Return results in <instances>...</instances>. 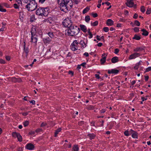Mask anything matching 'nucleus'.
<instances>
[{
	"instance_id": "obj_1",
	"label": "nucleus",
	"mask_w": 151,
	"mask_h": 151,
	"mask_svg": "<svg viewBox=\"0 0 151 151\" xmlns=\"http://www.w3.org/2000/svg\"><path fill=\"white\" fill-rule=\"evenodd\" d=\"M80 31L79 28L73 24L65 30V32L67 33L68 35L73 36L78 34Z\"/></svg>"
},
{
	"instance_id": "obj_2",
	"label": "nucleus",
	"mask_w": 151,
	"mask_h": 151,
	"mask_svg": "<svg viewBox=\"0 0 151 151\" xmlns=\"http://www.w3.org/2000/svg\"><path fill=\"white\" fill-rule=\"evenodd\" d=\"M49 12V10L47 7H39L37 9L36 14L38 16H47Z\"/></svg>"
},
{
	"instance_id": "obj_3",
	"label": "nucleus",
	"mask_w": 151,
	"mask_h": 151,
	"mask_svg": "<svg viewBox=\"0 0 151 151\" xmlns=\"http://www.w3.org/2000/svg\"><path fill=\"white\" fill-rule=\"evenodd\" d=\"M37 6V4L35 0L29 1V3L25 6V8L29 11H33L35 10Z\"/></svg>"
},
{
	"instance_id": "obj_4",
	"label": "nucleus",
	"mask_w": 151,
	"mask_h": 151,
	"mask_svg": "<svg viewBox=\"0 0 151 151\" xmlns=\"http://www.w3.org/2000/svg\"><path fill=\"white\" fill-rule=\"evenodd\" d=\"M72 46L78 47L82 46L83 47H85L86 46V43H85L83 40H81L79 43L77 40H75L71 44Z\"/></svg>"
},
{
	"instance_id": "obj_5",
	"label": "nucleus",
	"mask_w": 151,
	"mask_h": 151,
	"mask_svg": "<svg viewBox=\"0 0 151 151\" xmlns=\"http://www.w3.org/2000/svg\"><path fill=\"white\" fill-rule=\"evenodd\" d=\"M63 25L65 27H66L68 28L71 26L73 24L72 22L68 18L66 19H64L63 22Z\"/></svg>"
},
{
	"instance_id": "obj_6",
	"label": "nucleus",
	"mask_w": 151,
	"mask_h": 151,
	"mask_svg": "<svg viewBox=\"0 0 151 151\" xmlns=\"http://www.w3.org/2000/svg\"><path fill=\"white\" fill-rule=\"evenodd\" d=\"M60 10L65 12H66L68 10L67 6L65 3V2H61L60 3Z\"/></svg>"
},
{
	"instance_id": "obj_7",
	"label": "nucleus",
	"mask_w": 151,
	"mask_h": 151,
	"mask_svg": "<svg viewBox=\"0 0 151 151\" xmlns=\"http://www.w3.org/2000/svg\"><path fill=\"white\" fill-rule=\"evenodd\" d=\"M65 3L66 4V6H67V8L68 10H70L71 8L73 7V4L72 1L71 0H67Z\"/></svg>"
},
{
	"instance_id": "obj_8",
	"label": "nucleus",
	"mask_w": 151,
	"mask_h": 151,
	"mask_svg": "<svg viewBox=\"0 0 151 151\" xmlns=\"http://www.w3.org/2000/svg\"><path fill=\"white\" fill-rule=\"evenodd\" d=\"M130 134H132V137L134 138L137 139L138 138V133L132 129H130Z\"/></svg>"
},
{
	"instance_id": "obj_9",
	"label": "nucleus",
	"mask_w": 151,
	"mask_h": 151,
	"mask_svg": "<svg viewBox=\"0 0 151 151\" xmlns=\"http://www.w3.org/2000/svg\"><path fill=\"white\" fill-rule=\"evenodd\" d=\"M119 72V70L115 69H112L111 70H108V73L109 74H118Z\"/></svg>"
},
{
	"instance_id": "obj_10",
	"label": "nucleus",
	"mask_w": 151,
	"mask_h": 151,
	"mask_svg": "<svg viewBox=\"0 0 151 151\" xmlns=\"http://www.w3.org/2000/svg\"><path fill=\"white\" fill-rule=\"evenodd\" d=\"M140 55V54L139 53H134L130 55L129 58V60L134 59L136 58L139 56Z\"/></svg>"
},
{
	"instance_id": "obj_11",
	"label": "nucleus",
	"mask_w": 151,
	"mask_h": 151,
	"mask_svg": "<svg viewBox=\"0 0 151 151\" xmlns=\"http://www.w3.org/2000/svg\"><path fill=\"white\" fill-rule=\"evenodd\" d=\"M127 2L126 3L127 6L130 7H132L134 4L133 0H127Z\"/></svg>"
},
{
	"instance_id": "obj_12",
	"label": "nucleus",
	"mask_w": 151,
	"mask_h": 151,
	"mask_svg": "<svg viewBox=\"0 0 151 151\" xmlns=\"http://www.w3.org/2000/svg\"><path fill=\"white\" fill-rule=\"evenodd\" d=\"M25 147L27 149L30 150H33L35 147L34 145L31 143H28L27 144Z\"/></svg>"
},
{
	"instance_id": "obj_13",
	"label": "nucleus",
	"mask_w": 151,
	"mask_h": 151,
	"mask_svg": "<svg viewBox=\"0 0 151 151\" xmlns=\"http://www.w3.org/2000/svg\"><path fill=\"white\" fill-rule=\"evenodd\" d=\"M43 40L44 43L45 44H49L51 41V39L48 37L46 38H43Z\"/></svg>"
},
{
	"instance_id": "obj_14",
	"label": "nucleus",
	"mask_w": 151,
	"mask_h": 151,
	"mask_svg": "<svg viewBox=\"0 0 151 151\" xmlns=\"http://www.w3.org/2000/svg\"><path fill=\"white\" fill-rule=\"evenodd\" d=\"M119 61L118 58L115 56L113 57L111 59V61L113 63H115Z\"/></svg>"
},
{
	"instance_id": "obj_15",
	"label": "nucleus",
	"mask_w": 151,
	"mask_h": 151,
	"mask_svg": "<svg viewBox=\"0 0 151 151\" xmlns=\"http://www.w3.org/2000/svg\"><path fill=\"white\" fill-rule=\"evenodd\" d=\"M31 42L34 43H35L37 41V38L36 37V36L33 35L31 36Z\"/></svg>"
},
{
	"instance_id": "obj_16",
	"label": "nucleus",
	"mask_w": 151,
	"mask_h": 151,
	"mask_svg": "<svg viewBox=\"0 0 151 151\" xmlns=\"http://www.w3.org/2000/svg\"><path fill=\"white\" fill-rule=\"evenodd\" d=\"M80 27L81 29L84 32H86L87 31V29L86 27L83 25L80 24Z\"/></svg>"
},
{
	"instance_id": "obj_17",
	"label": "nucleus",
	"mask_w": 151,
	"mask_h": 151,
	"mask_svg": "<svg viewBox=\"0 0 151 151\" xmlns=\"http://www.w3.org/2000/svg\"><path fill=\"white\" fill-rule=\"evenodd\" d=\"M113 21L111 19H109L107 21L106 24L108 26L112 25L113 24Z\"/></svg>"
},
{
	"instance_id": "obj_18",
	"label": "nucleus",
	"mask_w": 151,
	"mask_h": 151,
	"mask_svg": "<svg viewBox=\"0 0 151 151\" xmlns=\"http://www.w3.org/2000/svg\"><path fill=\"white\" fill-rule=\"evenodd\" d=\"M141 31L143 32L142 35H143L147 36L148 35L149 32L145 29H142Z\"/></svg>"
},
{
	"instance_id": "obj_19",
	"label": "nucleus",
	"mask_w": 151,
	"mask_h": 151,
	"mask_svg": "<svg viewBox=\"0 0 151 151\" xmlns=\"http://www.w3.org/2000/svg\"><path fill=\"white\" fill-rule=\"evenodd\" d=\"M87 136L90 139H93L96 137V135L93 133L89 134H88Z\"/></svg>"
},
{
	"instance_id": "obj_20",
	"label": "nucleus",
	"mask_w": 151,
	"mask_h": 151,
	"mask_svg": "<svg viewBox=\"0 0 151 151\" xmlns=\"http://www.w3.org/2000/svg\"><path fill=\"white\" fill-rule=\"evenodd\" d=\"M61 129L60 128H58L57 130H56L55 132L54 136L55 137H57V134L59 132L61 131Z\"/></svg>"
},
{
	"instance_id": "obj_21",
	"label": "nucleus",
	"mask_w": 151,
	"mask_h": 151,
	"mask_svg": "<svg viewBox=\"0 0 151 151\" xmlns=\"http://www.w3.org/2000/svg\"><path fill=\"white\" fill-rule=\"evenodd\" d=\"M79 150V148L78 145H74L72 151H78Z\"/></svg>"
},
{
	"instance_id": "obj_22",
	"label": "nucleus",
	"mask_w": 151,
	"mask_h": 151,
	"mask_svg": "<svg viewBox=\"0 0 151 151\" xmlns=\"http://www.w3.org/2000/svg\"><path fill=\"white\" fill-rule=\"evenodd\" d=\"M106 57H104L102 58L100 60V62L101 64H103L105 63L106 61Z\"/></svg>"
},
{
	"instance_id": "obj_23",
	"label": "nucleus",
	"mask_w": 151,
	"mask_h": 151,
	"mask_svg": "<svg viewBox=\"0 0 151 151\" xmlns=\"http://www.w3.org/2000/svg\"><path fill=\"white\" fill-rule=\"evenodd\" d=\"M31 33L32 36L35 35L36 33L35 29V28H32L31 30Z\"/></svg>"
},
{
	"instance_id": "obj_24",
	"label": "nucleus",
	"mask_w": 151,
	"mask_h": 151,
	"mask_svg": "<svg viewBox=\"0 0 151 151\" xmlns=\"http://www.w3.org/2000/svg\"><path fill=\"white\" fill-rule=\"evenodd\" d=\"M141 63L142 61H140L137 63L134 66V68L136 70H137L139 68V65L141 64Z\"/></svg>"
},
{
	"instance_id": "obj_25",
	"label": "nucleus",
	"mask_w": 151,
	"mask_h": 151,
	"mask_svg": "<svg viewBox=\"0 0 151 151\" xmlns=\"http://www.w3.org/2000/svg\"><path fill=\"white\" fill-rule=\"evenodd\" d=\"M133 39H135L137 40H139L141 39L140 37L137 35H135L134 37L132 38Z\"/></svg>"
},
{
	"instance_id": "obj_26",
	"label": "nucleus",
	"mask_w": 151,
	"mask_h": 151,
	"mask_svg": "<svg viewBox=\"0 0 151 151\" xmlns=\"http://www.w3.org/2000/svg\"><path fill=\"white\" fill-rule=\"evenodd\" d=\"M90 9V8L89 7H87L86 8L84 9L83 11V14H85Z\"/></svg>"
},
{
	"instance_id": "obj_27",
	"label": "nucleus",
	"mask_w": 151,
	"mask_h": 151,
	"mask_svg": "<svg viewBox=\"0 0 151 151\" xmlns=\"http://www.w3.org/2000/svg\"><path fill=\"white\" fill-rule=\"evenodd\" d=\"M94 107L93 106L89 105L86 107V109L88 110H91L94 109Z\"/></svg>"
},
{
	"instance_id": "obj_28",
	"label": "nucleus",
	"mask_w": 151,
	"mask_h": 151,
	"mask_svg": "<svg viewBox=\"0 0 151 151\" xmlns=\"http://www.w3.org/2000/svg\"><path fill=\"white\" fill-rule=\"evenodd\" d=\"M90 16L89 15L86 16L85 17V20L87 22H88L90 20Z\"/></svg>"
},
{
	"instance_id": "obj_29",
	"label": "nucleus",
	"mask_w": 151,
	"mask_h": 151,
	"mask_svg": "<svg viewBox=\"0 0 151 151\" xmlns=\"http://www.w3.org/2000/svg\"><path fill=\"white\" fill-rule=\"evenodd\" d=\"M18 140L19 142H21L22 141V137L20 135V134H19L18 135V136L17 137Z\"/></svg>"
},
{
	"instance_id": "obj_30",
	"label": "nucleus",
	"mask_w": 151,
	"mask_h": 151,
	"mask_svg": "<svg viewBox=\"0 0 151 151\" xmlns=\"http://www.w3.org/2000/svg\"><path fill=\"white\" fill-rule=\"evenodd\" d=\"M24 52L26 54V56H27L28 53L29 52V49L28 48H24Z\"/></svg>"
},
{
	"instance_id": "obj_31",
	"label": "nucleus",
	"mask_w": 151,
	"mask_h": 151,
	"mask_svg": "<svg viewBox=\"0 0 151 151\" xmlns=\"http://www.w3.org/2000/svg\"><path fill=\"white\" fill-rule=\"evenodd\" d=\"M124 134L126 136H128L131 134H130V132H129L128 130H127L125 131L124 132Z\"/></svg>"
},
{
	"instance_id": "obj_32",
	"label": "nucleus",
	"mask_w": 151,
	"mask_h": 151,
	"mask_svg": "<svg viewBox=\"0 0 151 151\" xmlns=\"http://www.w3.org/2000/svg\"><path fill=\"white\" fill-rule=\"evenodd\" d=\"M143 50V49H141L140 48H136L134 49V51L140 52Z\"/></svg>"
},
{
	"instance_id": "obj_33",
	"label": "nucleus",
	"mask_w": 151,
	"mask_h": 151,
	"mask_svg": "<svg viewBox=\"0 0 151 151\" xmlns=\"http://www.w3.org/2000/svg\"><path fill=\"white\" fill-rule=\"evenodd\" d=\"M48 35L51 38H53L54 37V35L53 34L52 32H50L47 33Z\"/></svg>"
},
{
	"instance_id": "obj_34",
	"label": "nucleus",
	"mask_w": 151,
	"mask_h": 151,
	"mask_svg": "<svg viewBox=\"0 0 151 151\" xmlns=\"http://www.w3.org/2000/svg\"><path fill=\"white\" fill-rule=\"evenodd\" d=\"M29 123V122L28 121H26L23 122V124L24 127H27L28 126Z\"/></svg>"
},
{
	"instance_id": "obj_35",
	"label": "nucleus",
	"mask_w": 151,
	"mask_h": 151,
	"mask_svg": "<svg viewBox=\"0 0 151 151\" xmlns=\"http://www.w3.org/2000/svg\"><path fill=\"white\" fill-rule=\"evenodd\" d=\"M98 22L97 21H96L94 22L93 23H92V22L91 23V26H96L98 25Z\"/></svg>"
},
{
	"instance_id": "obj_36",
	"label": "nucleus",
	"mask_w": 151,
	"mask_h": 151,
	"mask_svg": "<svg viewBox=\"0 0 151 151\" xmlns=\"http://www.w3.org/2000/svg\"><path fill=\"white\" fill-rule=\"evenodd\" d=\"M134 24L135 25H136L137 26H139L140 25V23L137 20L135 21L134 22Z\"/></svg>"
},
{
	"instance_id": "obj_37",
	"label": "nucleus",
	"mask_w": 151,
	"mask_h": 151,
	"mask_svg": "<svg viewBox=\"0 0 151 151\" xmlns=\"http://www.w3.org/2000/svg\"><path fill=\"white\" fill-rule=\"evenodd\" d=\"M20 4H18L17 5V4H14L13 5L15 9H18L19 8V6H20Z\"/></svg>"
},
{
	"instance_id": "obj_38",
	"label": "nucleus",
	"mask_w": 151,
	"mask_h": 151,
	"mask_svg": "<svg viewBox=\"0 0 151 151\" xmlns=\"http://www.w3.org/2000/svg\"><path fill=\"white\" fill-rule=\"evenodd\" d=\"M19 134V133H17L16 132H13L12 133V135L13 137H17L18 136V135Z\"/></svg>"
},
{
	"instance_id": "obj_39",
	"label": "nucleus",
	"mask_w": 151,
	"mask_h": 151,
	"mask_svg": "<svg viewBox=\"0 0 151 151\" xmlns=\"http://www.w3.org/2000/svg\"><path fill=\"white\" fill-rule=\"evenodd\" d=\"M140 9H141V11L142 13H144L145 11V7L144 6H142L141 7Z\"/></svg>"
},
{
	"instance_id": "obj_40",
	"label": "nucleus",
	"mask_w": 151,
	"mask_h": 151,
	"mask_svg": "<svg viewBox=\"0 0 151 151\" xmlns=\"http://www.w3.org/2000/svg\"><path fill=\"white\" fill-rule=\"evenodd\" d=\"M151 13V9L148 8L146 12V13L147 14H149Z\"/></svg>"
},
{
	"instance_id": "obj_41",
	"label": "nucleus",
	"mask_w": 151,
	"mask_h": 151,
	"mask_svg": "<svg viewBox=\"0 0 151 151\" xmlns=\"http://www.w3.org/2000/svg\"><path fill=\"white\" fill-rule=\"evenodd\" d=\"M134 30L135 32H138L139 31V28L137 27H135L134 28Z\"/></svg>"
},
{
	"instance_id": "obj_42",
	"label": "nucleus",
	"mask_w": 151,
	"mask_h": 151,
	"mask_svg": "<svg viewBox=\"0 0 151 151\" xmlns=\"http://www.w3.org/2000/svg\"><path fill=\"white\" fill-rule=\"evenodd\" d=\"M88 33L89 35V38H91L93 37V35L91 33V32L90 31V29H88Z\"/></svg>"
},
{
	"instance_id": "obj_43",
	"label": "nucleus",
	"mask_w": 151,
	"mask_h": 151,
	"mask_svg": "<svg viewBox=\"0 0 151 151\" xmlns=\"http://www.w3.org/2000/svg\"><path fill=\"white\" fill-rule=\"evenodd\" d=\"M103 30L105 32H107L109 30V28L108 27H104L103 28Z\"/></svg>"
},
{
	"instance_id": "obj_44",
	"label": "nucleus",
	"mask_w": 151,
	"mask_h": 151,
	"mask_svg": "<svg viewBox=\"0 0 151 151\" xmlns=\"http://www.w3.org/2000/svg\"><path fill=\"white\" fill-rule=\"evenodd\" d=\"M151 70V67H148L146 69V70L145 72V73L147 72H148L149 71Z\"/></svg>"
},
{
	"instance_id": "obj_45",
	"label": "nucleus",
	"mask_w": 151,
	"mask_h": 151,
	"mask_svg": "<svg viewBox=\"0 0 151 151\" xmlns=\"http://www.w3.org/2000/svg\"><path fill=\"white\" fill-rule=\"evenodd\" d=\"M91 15L93 16V17L94 18L97 17L98 16L97 13H92L91 14Z\"/></svg>"
},
{
	"instance_id": "obj_46",
	"label": "nucleus",
	"mask_w": 151,
	"mask_h": 151,
	"mask_svg": "<svg viewBox=\"0 0 151 151\" xmlns=\"http://www.w3.org/2000/svg\"><path fill=\"white\" fill-rule=\"evenodd\" d=\"M74 3L76 4H78L80 1V0H73Z\"/></svg>"
},
{
	"instance_id": "obj_47",
	"label": "nucleus",
	"mask_w": 151,
	"mask_h": 151,
	"mask_svg": "<svg viewBox=\"0 0 151 151\" xmlns=\"http://www.w3.org/2000/svg\"><path fill=\"white\" fill-rule=\"evenodd\" d=\"M119 51V49L118 48L115 49L114 53L116 54H117Z\"/></svg>"
},
{
	"instance_id": "obj_48",
	"label": "nucleus",
	"mask_w": 151,
	"mask_h": 151,
	"mask_svg": "<svg viewBox=\"0 0 151 151\" xmlns=\"http://www.w3.org/2000/svg\"><path fill=\"white\" fill-rule=\"evenodd\" d=\"M18 3V4H22V0H15Z\"/></svg>"
},
{
	"instance_id": "obj_49",
	"label": "nucleus",
	"mask_w": 151,
	"mask_h": 151,
	"mask_svg": "<svg viewBox=\"0 0 151 151\" xmlns=\"http://www.w3.org/2000/svg\"><path fill=\"white\" fill-rule=\"evenodd\" d=\"M5 63V62L4 60L1 59H0V63H1L4 64Z\"/></svg>"
},
{
	"instance_id": "obj_50",
	"label": "nucleus",
	"mask_w": 151,
	"mask_h": 151,
	"mask_svg": "<svg viewBox=\"0 0 151 151\" xmlns=\"http://www.w3.org/2000/svg\"><path fill=\"white\" fill-rule=\"evenodd\" d=\"M42 130V129H38L36 130V132H41Z\"/></svg>"
},
{
	"instance_id": "obj_51",
	"label": "nucleus",
	"mask_w": 151,
	"mask_h": 151,
	"mask_svg": "<svg viewBox=\"0 0 151 151\" xmlns=\"http://www.w3.org/2000/svg\"><path fill=\"white\" fill-rule=\"evenodd\" d=\"M86 64V63L85 62H84L80 64V65H81V66H83V67H85V65Z\"/></svg>"
},
{
	"instance_id": "obj_52",
	"label": "nucleus",
	"mask_w": 151,
	"mask_h": 151,
	"mask_svg": "<svg viewBox=\"0 0 151 151\" xmlns=\"http://www.w3.org/2000/svg\"><path fill=\"white\" fill-rule=\"evenodd\" d=\"M138 17V14L136 13H135L134 14L133 17L134 19H137V18Z\"/></svg>"
},
{
	"instance_id": "obj_53",
	"label": "nucleus",
	"mask_w": 151,
	"mask_h": 151,
	"mask_svg": "<svg viewBox=\"0 0 151 151\" xmlns=\"http://www.w3.org/2000/svg\"><path fill=\"white\" fill-rule=\"evenodd\" d=\"M84 122L83 121H81L78 123V124L79 125H81L82 124H83Z\"/></svg>"
},
{
	"instance_id": "obj_54",
	"label": "nucleus",
	"mask_w": 151,
	"mask_h": 151,
	"mask_svg": "<svg viewBox=\"0 0 151 151\" xmlns=\"http://www.w3.org/2000/svg\"><path fill=\"white\" fill-rule=\"evenodd\" d=\"M0 11L2 12H6V10L5 9L1 8H0Z\"/></svg>"
},
{
	"instance_id": "obj_55",
	"label": "nucleus",
	"mask_w": 151,
	"mask_h": 151,
	"mask_svg": "<svg viewBox=\"0 0 151 151\" xmlns=\"http://www.w3.org/2000/svg\"><path fill=\"white\" fill-rule=\"evenodd\" d=\"M95 76L96 78H97L98 79L100 78L99 75L98 74H95Z\"/></svg>"
},
{
	"instance_id": "obj_56",
	"label": "nucleus",
	"mask_w": 151,
	"mask_h": 151,
	"mask_svg": "<svg viewBox=\"0 0 151 151\" xmlns=\"http://www.w3.org/2000/svg\"><path fill=\"white\" fill-rule=\"evenodd\" d=\"M31 1V0H23V2L26 3H28L29 2L28 1Z\"/></svg>"
},
{
	"instance_id": "obj_57",
	"label": "nucleus",
	"mask_w": 151,
	"mask_h": 151,
	"mask_svg": "<svg viewBox=\"0 0 151 151\" xmlns=\"http://www.w3.org/2000/svg\"><path fill=\"white\" fill-rule=\"evenodd\" d=\"M29 112L23 113H22V115L24 116H26L28 114Z\"/></svg>"
},
{
	"instance_id": "obj_58",
	"label": "nucleus",
	"mask_w": 151,
	"mask_h": 151,
	"mask_svg": "<svg viewBox=\"0 0 151 151\" xmlns=\"http://www.w3.org/2000/svg\"><path fill=\"white\" fill-rule=\"evenodd\" d=\"M96 39L98 40H101L100 36L99 35H97L96 37Z\"/></svg>"
},
{
	"instance_id": "obj_59",
	"label": "nucleus",
	"mask_w": 151,
	"mask_h": 151,
	"mask_svg": "<svg viewBox=\"0 0 151 151\" xmlns=\"http://www.w3.org/2000/svg\"><path fill=\"white\" fill-rule=\"evenodd\" d=\"M68 73L69 74L71 75L72 76L73 75V73L72 71H69L68 72Z\"/></svg>"
},
{
	"instance_id": "obj_60",
	"label": "nucleus",
	"mask_w": 151,
	"mask_h": 151,
	"mask_svg": "<svg viewBox=\"0 0 151 151\" xmlns=\"http://www.w3.org/2000/svg\"><path fill=\"white\" fill-rule=\"evenodd\" d=\"M6 59L7 60H9L10 59V58L9 56H6Z\"/></svg>"
},
{
	"instance_id": "obj_61",
	"label": "nucleus",
	"mask_w": 151,
	"mask_h": 151,
	"mask_svg": "<svg viewBox=\"0 0 151 151\" xmlns=\"http://www.w3.org/2000/svg\"><path fill=\"white\" fill-rule=\"evenodd\" d=\"M29 102L31 103H32V104H33V105H34L35 104V101L34 100L31 101H29Z\"/></svg>"
},
{
	"instance_id": "obj_62",
	"label": "nucleus",
	"mask_w": 151,
	"mask_h": 151,
	"mask_svg": "<svg viewBox=\"0 0 151 151\" xmlns=\"http://www.w3.org/2000/svg\"><path fill=\"white\" fill-rule=\"evenodd\" d=\"M102 43L101 42H100L97 44V45L98 47H101L102 46Z\"/></svg>"
},
{
	"instance_id": "obj_63",
	"label": "nucleus",
	"mask_w": 151,
	"mask_h": 151,
	"mask_svg": "<svg viewBox=\"0 0 151 151\" xmlns=\"http://www.w3.org/2000/svg\"><path fill=\"white\" fill-rule=\"evenodd\" d=\"M145 80L146 81L148 80V79H149V77L148 76H145Z\"/></svg>"
},
{
	"instance_id": "obj_64",
	"label": "nucleus",
	"mask_w": 151,
	"mask_h": 151,
	"mask_svg": "<svg viewBox=\"0 0 151 151\" xmlns=\"http://www.w3.org/2000/svg\"><path fill=\"white\" fill-rule=\"evenodd\" d=\"M83 55L86 57H88L89 55L88 53L87 52H85Z\"/></svg>"
}]
</instances>
